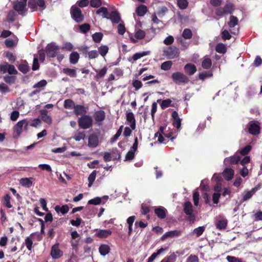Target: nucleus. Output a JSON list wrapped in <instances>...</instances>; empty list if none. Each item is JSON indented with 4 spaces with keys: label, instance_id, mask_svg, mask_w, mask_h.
Masks as SVG:
<instances>
[{
    "label": "nucleus",
    "instance_id": "1",
    "mask_svg": "<svg viewBox=\"0 0 262 262\" xmlns=\"http://www.w3.org/2000/svg\"><path fill=\"white\" fill-rule=\"evenodd\" d=\"M78 123L81 128L86 129L92 127L93 119L92 117L89 115H83L78 118Z\"/></svg>",
    "mask_w": 262,
    "mask_h": 262
},
{
    "label": "nucleus",
    "instance_id": "2",
    "mask_svg": "<svg viewBox=\"0 0 262 262\" xmlns=\"http://www.w3.org/2000/svg\"><path fill=\"white\" fill-rule=\"evenodd\" d=\"M27 0H19L15 2L13 4L14 9L20 15L24 16L27 12Z\"/></svg>",
    "mask_w": 262,
    "mask_h": 262
},
{
    "label": "nucleus",
    "instance_id": "3",
    "mask_svg": "<svg viewBox=\"0 0 262 262\" xmlns=\"http://www.w3.org/2000/svg\"><path fill=\"white\" fill-rule=\"evenodd\" d=\"M73 19L77 23H81L84 19V16L82 14L81 10L77 6H73L70 10Z\"/></svg>",
    "mask_w": 262,
    "mask_h": 262
},
{
    "label": "nucleus",
    "instance_id": "4",
    "mask_svg": "<svg viewBox=\"0 0 262 262\" xmlns=\"http://www.w3.org/2000/svg\"><path fill=\"white\" fill-rule=\"evenodd\" d=\"M171 78L174 82L178 84H186L189 81V78L184 74L181 72L173 73Z\"/></svg>",
    "mask_w": 262,
    "mask_h": 262
},
{
    "label": "nucleus",
    "instance_id": "5",
    "mask_svg": "<svg viewBox=\"0 0 262 262\" xmlns=\"http://www.w3.org/2000/svg\"><path fill=\"white\" fill-rule=\"evenodd\" d=\"M59 47L56 45L54 43L48 44L45 48L46 54L49 57H55L59 52Z\"/></svg>",
    "mask_w": 262,
    "mask_h": 262
},
{
    "label": "nucleus",
    "instance_id": "6",
    "mask_svg": "<svg viewBox=\"0 0 262 262\" xmlns=\"http://www.w3.org/2000/svg\"><path fill=\"white\" fill-rule=\"evenodd\" d=\"M29 125L28 122L25 119L18 121L17 124L14 126V136L15 138H17L19 136L22 132L23 127L25 126L26 129Z\"/></svg>",
    "mask_w": 262,
    "mask_h": 262
},
{
    "label": "nucleus",
    "instance_id": "7",
    "mask_svg": "<svg viewBox=\"0 0 262 262\" xmlns=\"http://www.w3.org/2000/svg\"><path fill=\"white\" fill-rule=\"evenodd\" d=\"M260 187L261 185L259 184L254 188H252L250 190L245 191L243 194L241 202H243L250 199L255 192L260 188Z\"/></svg>",
    "mask_w": 262,
    "mask_h": 262
},
{
    "label": "nucleus",
    "instance_id": "8",
    "mask_svg": "<svg viewBox=\"0 0 262 262\" xmlns=\"http://www.w3.org/2000/svg\"><path fill=\"white\" fill-rule=\"evenodd\" d=\"M63 255L62 251L59 248V244L54 245L51 248V255L53 259H58Z\"/></svg>",
    "mask_w": 262,
    "mask_h": 262
},
{
    "label": "nucleus",
    "instance_id": "9",
    "mask_svg": "<svg viewBox=\"0 0 262 262\" xmlns=\"http://www.w3.org/2000/svg\"><path fill=\"white\" fill-rule=\"evenodd\" d=\"M165 55L169 59H173L179 56V49L175 47H170L164 51Z\"/></svg>",
    "mask_w": 262,
    "mask_h": 262
},
{
    "label": "nucleus",
    "instance_id": "10",
    "mask_svg": "<svg viewBox=\"0 0 262 262\" xmlns=\"http://www.w3.org/2000/svg\"><path fill=\"white\" fill-rule=\"evenodd\" d=\"M181 235V231L178 230H171L164 233L161 237L160 240L164 241L167 238H173L179 236Z\"/></svg>",
    "mask_w": 262,
    "mask_h": 262
},
{
    "label": "nucleus",
    "instance_id": "11",
    "mask_svg": "<svg viewBox=\"0 0 262 262\" xmlns=\"http://www.w3.org/2000/svg\"><path fill=\"white\" fill-rule=\"evenodd\" d=\"M94 119L96 123L100 125L102 122L104 120L105 115V113L103 111H99L95 112L94 114Z\"/></svg>",
    "mask_w": 262,
    "mask_h": 262
},
{
    "label": "nucleus",
    "instance_id": "12",
    "mask_svg": "<svg viewBox=\"0 0 262 262\" xmlns=\"http://www.w3.org/2000/svg\"><path fill=\"white\" fill-rule=\"evenodd\" d=\"M107 19H110L113 24H117L121 20L120 14L116 11H112L109 14Z\"/></svg>",
    "mask_w": 262,
    "mask_h": 262
},
{
    "label": "nucleus",
    "instance_id": "13",
    "mask_svg": "<svg viewBox=\"0 0 262 262\" xmlns=\"http://www.w3.org/2000/svg\"><path fill=\"white\" fill-rule=\"evenodd\" d=\"M98 137L96 135L92 134L89 137L88 146L90 147H96L98 145Z\"/></svg>",
    "mask_w": 262,
    "mask_h": 262
},
{
    "label": "nucleus",
    "instance_id": "14",
    "mask_svg": "<svg viewBox=\"0 0 262 262\" xmlns=\"http://www.w3.org/2000/svg\"><path fill=\"white\" fill-rule=\"evenodd\" d=\"M241 160V158L239 156L235 155L232 157L226 158L224 159V164L225 165L231 164H236Z\"/></svg>",
    "mask_w": 262,
    "mask_h": 262
},
{
    "label": "nucleus",
    "instance_id": "15",
    "mask_svg": "<svg viewBox=\"0 0 262 262\" xmlns=\"http://www.w3.org/2000/svg\"><path fill=\"white\" fill-rule=\"evenodd\" d=\"M126 120L129 123L131 128L134 130L136 128V121L134 115L132 112L126 113Z\"/></svg>",
    "mask_w": 262,
    "mask_h": 262
},
{
    "label": "nucleus",
    "instance_id": "16",
    "mask_svg": "<svg viewBox=\"0 0 262 262\" xmlns=\"http://www.w3.org/2000/svg\"><path fill=\"white\" fill-rule=\"evenodd\" d=\"M40 116L41 119L48 124H51L52 122V118L48 115V111L46 110H40Z\"/></svg>",
    "mask_w": 262,
    "mask_h": 262
},
{
    "label": "nucleus",
    "instance_id": "17",
    "mask_svg": "<svg viewBox=\"0 0 262 262\" xmlns=\"http://www.w3.org/2000/svg\"><path fill=\"white\" fill-rule=\"evenodd\" d=\"M166 209L163 207H159L155 209V213L160 219H164L166 217Z\"/></svg>",
    "mask_w": 262,
    "mask_h": 262
},
{
    "label": "nucleus",
    "instance_id": "18",
    "mask_svg": "<svg viewBox=\"0 0 262 262\" xmlns=\"http://www.w3.org/2000/svg\"><path fill=\"white\" fill-rule=\"evenodd\" d=\"M74 113L76 115H84L86 113L85 107L81 105H76L74 107Z\"/></svg>",
    "mask_w": 262,
    "mask_h": 262
},
{
    "label": "nucleus",
    "instance_id": "19",
    "mask_svg": "<svg viewBox=\"0 0 262 262\" xmlns=\"http://www.w3.org/2000/svg\"><path fill=\"white\" fill-rule=\"evenodd\" d=\"M184 70L186 73L190 75H192L196 71V68L193 64L188 63L184 67Z\"/></svg>",
    "mask_w": 262,
    "mask_h": 262
},
{
    "label": "nucleus",
    "instance_id": "20",
    "mask_svg": "<svg viewBox=\"0 0 262 262\" xmlns=\"http://www.w3.org/2000/svg\"><path fill=\"white\" fill-rule=\"evenodd\" d=\"M249 133L252 135H256L259 133V127L255 123H250L249 127Z\"/></svg>",
    "mask_w": 262,
    "mask_h": 262
},
{
    "label": "nucleus",
    "instance_id": "21",
    "mask_svg": "<svg viewBox=\"0 0 262 262\" xmlns=\"http://www.w3.org/2000/svg\"><path fill=\"white\" fill-rule=\"evenodd\" d=\"M234 171L231 168H226L223 172L224 177L228 181L232 179L234 176Z\"/></svg>",
    "mask_w": 262,
    "mask_h": 262
},
{
    "label": "nucleus",
    "instance_id": "22",
    "mask_svg": "<svg viewBox=\"0 0 262 262\" xmlns=\"http://www.w3.org/2000/svg\"><path fill=\"white\" fill-rule=\"evenodd\" d=\"M112 231L110 230H99L97 231V236L101 238H105L110 235Z\"/></svg>",
    "mask_w": 262,
    "mask_h": 262
},
{
    "label": "nucleus",
    "instance_id": "23",
    "mask_svg": "<svg viewBox=\"0 0 262 262\" xmlns=\"http://www.w3.org/2000/svg\"><path fill=\"white\" fill-rule=\"evenodd\" d=\"M184 211L186 214L193 213L192 205L190 202H186L184 205Z\"/></svg>",
    "mask_w": 262,
    "mask_h": 262
},
{
    "label": "nucleus",
    "instance_id": "24",
    "mask_svg": "<svg viewBox=\"0 0 262 262\" xmlns=\"http://www.w3.org/2000/svg\"><path fill=\"white\" fill-rule=\"evenodd\" d=\"M70 61L72 64H76L79 58V55L77 52H73L70 55Z\"/></svg>",
    "mask_w": 262,
    "mask_h": 262
},
{
    "label": "nucleus",
    "instance_id": "25",
    "mask_svg": "<svg viewBox=\"0 0 262 262\" xmlns=\"http://www.w3.org/2000/svg\"><path fill=\"white\" fill-rule=\"evenodd\" d=\"M99 251L101 255L105 256L109 253L110 248L107 245H102L100 246Z\"/></svg>",
    "mask_w": 262,
    "mask_h": 262
},
{
    "label": "nucleus",
    "instance_id": "26",
    "mask_svg": "<svg viewBox=\"0 0 262 262\" xmlns=\"http://www.w3.org/2000/svg\"><path fill=\"white\" fill-rule=\"evenodd\" d=\"M31 178H22L20 180L19 183L21 186L30 187L32 185V182L31 181Z\"/></svg>",
    "mask_w": 262,
    "mask_h": 262
},
{
    "label": "nucleus",
    "instance_id": "27",
    "mask_svg": "<svg viewBox=\"0 0 262 262\" xmlns=\"http://www.w3.org/2000/svg\"><path fill=\"white\" fill-rule=\"evenodd\" d=\"M55 210L58 213L61 212L63 214H64L69 211V208L67 205H63L61 207L60 206H56L55 207Z\"/></svg>",
    "mask_w": 262,
    "mask_h": 262
},
{
    "label": "nucleus",
    "instance_id": "28",
    "mask_svg": "<svg viewBox=\"0 0 262 262\" xmlns=\"http://www.w3.org/2000/svg\"><path fill=\"white\" fill-rule=\"evenodd\" d=\"M85 137V135L84 132L77 131L73 136V138L76 141H79L81 140H83Z\"/></svg>",
    "mask_w": 262,
    "mask_h": 262
},
{
    "label": "nucleus",
    "instance_id": "29",
    "mask_svg": "<svg viewBox=\"0 0 262 262\" xmlns=\"http://www.w3.org/2000/svg\"><path fill=\"white\" fill-rule=\"evenodd\" d=\"M62 72L70 76L71 77H76L77 76L76 71L74 69H71L69 68H64L62 70Z\"/></svg>",
    "mask_w": 262,
    "mask_h": 262
},
{
    "label": "nucleus",
    "instance_id": "30",
    "mask_svg": "<svg viewBox=\"0 0 262 262\" xmlns=\"http://www.w3.org/2000/svg\"><path fill=\"white\" fill-rule=\"evenodd\" d=\"M147 10L145 6L141 5L137 8L136 12L138 15L142 16L146 13Z\"/></svg>",
    "mask_w": 262,
    "mask_h": 262
},
{
    "label": "nucleus",
    "instance_id": "31",
    "mask_svg": "<svg viewBox=\"0 0 262 262\" xmlns=\"http://www.w3.org/2000/svg\"><path fill=\"white\" fill-rule=\"evenodd\" d=\"M149 51H143L142 53H135L132 57V59L134 61H136L138 59L141 58V57L147 55L149 54Z\"/></svg>",
    "mask_w": 262,
    "mask_h": 262
},
{
    "label": "nucleus",
    "instance_id": "32",
    "mask_svg": "<svg viewBox=\"0 0 262 262\" xmlns=\"http://www.w3.org/2000/svg\"><path fill=\"white\" fill-rule=\"evenodd\" d=\"M238 23V19L236 17L231 15L230 17V20L228 22V26L229 27L232 29L234 28L236 25H237Z\"/></svg>",
    "mask_w": 262,
    "mask_h": 262
},
{
    "label": "nucleus",
    "instance_id": "33",
    "mask_svg": "<svg viewBox=\"0 0 262 262\" xmlns=\"http://www.w3.org/2000/svg\"><path fill=\"white\" fill-rule=\"evenodd\" d=\"M75 105L74 102L71 99H67L64 101V107L67 109H74Z\"/></svg>",
    "mask_w": 262,
    "mask_h": 262
},
{
    "label": "nucleus",
    "instance_id": "34",
    "mask_svg": "<svg viewBox=\"0 0 262 262\" xmlns=\"http://www.w3.org/2000/svg\"><path fill=\"white\" fill-rule=\"evenodd\" d=\"M224 10L226 14H231L234 9V5L231 3L227 4L224 7Z\"/></svg>",
    "mask_w": 262,
    "mask_h": 262
},
{
    "label": "nucleus",
    "instance_id": "35",
    "mask_svg": "<svg viewBox=\"0 0 262 262\" xmlns=\"http://www.w3.org/2000/svg\"><path fill=\"white\" fill-rule=\"evenodd\" d=\"M101 13H102V15L103 18H107L108 17L109 13L107 9L105 7H101L96 11V13L98 14Z\"/></svg>",
    "mask_w": 262,
    "mask_h": 262
},
{
    "label": "nucleus",
    "instance_id": "36",
    "mask_svg": "<svg viewBox=\"0 0 262 262\" xmlns=\"http://www.w3.org/2000/svg\"><path fill=\"white\" fill-rule=\"evenodd\" d=\"M176 258V255L173 252L169 256L165 257L162 261V262H175Z\"/></svg>",
    "mask_w": 262,
    "mask_h": 262
},
{
    "label": "nucleus",
    "instance_id": "37",
    "mask_svg": "<svg viewBox=\"0 0 262 262\" xmlns=\"http://www.w3.org/2000/svg\"><path fill=\"white\" fill-rule=\"evenodd\" d=\"M216 51L219 53L224 54L226 51V46L223 43H219L216 47Z\"/></svg>",
    "mask_w": 262,
    "mask_h": 262
},
{
    "label": "nucleus",
    "instance_id": "38",
    "mask_svg": "<svg viewBox=\"0 0 262 262\" xmlns=\"http://www.w3.org/2000/svg\"><path fill=\"white\" fill-rule=\"evenodd\" d=\"M227 224V220H223L218 221L216 224V226L217 228L222 230L226 228Z\"/></svg>",
    "mask_w": 262,
    "mask_h": 262
},
{
    "label": "nucleus",
    "instance_id": "39",
    "mask_svg": "<svg viewBox=\"0 0 262 262\" xmlns=\"http://www.w3.org/2000/svg\"><path fill=\"white\" fill-rule=\"evenodd\" d=\"M96 173H97L96 171L94 170L89 175V177L88 178V180H89L88 186L89 187L92 186L94 181L95 180L96 176Z\"/></svg>",
    "mask_w": 262,
    "mask_h": 262
},
{
    "label": "nucleus",
    "instance_id": "40",
    "mask_svg": "<svg viewBox=\"0 0 262 262\" xmlns=\"http://www.w3.org/2000/svg\"><path fill=\"white\" fill-rule=\"evenodd\" d=\"M108 51V48L107 46H102L98 48V52L100 54L104 57L107 53Z\"/></svg>",
    "mask_w": 262,
    "mask_h": 262
},
{
    "label": "nucleus",
    "instance_id": "41",
    "mask_svg": "<svg viewBox=\"0 0 262 262\" xmlns=\"http://www.w3.org/2000/svg\"><path fill=\"white\" fill-rule=\"evenodd\" d=\"M16 14L15 12L12 10L10 11L7 17V20L9 22H13L16 18Z\"/></svg>",
    "mask_w": 262,
    "mask_h": 262
},
{
    "label": "nucleus",
    "instance_id": "42",
    "mask_svg": "<svg viewBox=\"0 0 262 262\" xmlns=\"http://www.w3.org/2000/svg\"><path fill=\"white\" fill-rule=\"evenodd\" d=\"M103 34L102 33H95L92 35V38L95 42H99L102 38Z\"/></svg>",
    "mask_w": 262,
    "mask_h": 262
},
{
    "label": "nucleus",
    "instance_id": "43",
    "mask_svg": "<svg viewBox=\"0 0 262 262\" xmlns=\"http://www.w3.org/2000/svg\"><path fill=\"white\" fill-rule=\"evenodd\" d=\"M177 5L181 9H185L188 6V2L187 0H178Z\"/></svg>",
    "mask_w": 262,
    "mask_h": 262
},
{
    "label": "nucleus",
    "instance_id": "44",
    "mask_svg": "<svg viewBox=\"0 0 262 262\" xmlns=\"http://www.w3.org/2000/svg\"><path fill=\"white\" fill-rule=\"evenodd\" d=\"M192 32L189 29H185L182 33V36L185 39H190L192 37Z\"/></svg>",
    "mask_w": 262,
    "mask_h": 262
},
{
    "label": "nucleus",
    "instance_id": "45",
    "mask_svg": "<svg viewBox=\"0 0 262 262\" xmlns=\"http://www.w3.org/2000/svg\"><path fill=\"white\" fill-rule=\"evenodd\" d=\"M172 66V61H167L162 63L161 68L163 70L167 71L169 70Z\"/></svg>",
    "mask_w": 262,
    "mask_h": 262
},
{
    "label": "nucleus",
    "instance_id": "46",
    "mask_svg": "<svg viewBox=\"0 0 262 262\" xmlns=\"http://www.w3.org/2000/svg\"><path fill=\"white\" fill-rule=\"evenodd\" d=\"M211 64V60L209 58H206L203 61L202 66L203 68L208 69L210 68Z\"/></svg>",
    "mask_w": 262,
    "mask_h": 262
},
{
    "label": "nucleus",
    "instance_id": "47",
    "mask_svg": "<svg viewBox=\"0 0 262 262\" xmlns=\"http://www.w3.org/2000/svg\"><path fill=\"white\" fill-rule=\"evenodd\" d=\"M5 81L9 84H12L15 82L16 77L13 76L6 75L4 77Z\"/></svg>",
    "mask_w": 262,
    "mask_h": 262
},
{
    "label": "nucleus",
    "instance_id": "48",
    "mask_svg": "<svg viewBox=\"0 0 262 262\" xmlns=\"http://www.w3.org/2000/svg\"><path fill=\"white\" fill-rule=\"evenodd\" d=\"M10 196L8 194H7L4 197L3 203L6 206H7L8 208H10L12 207V205L10 202Z\"/></svg>",
    "mask_w": 262,
    "mask_h": 262
},
{
    "label": "nucleus",
    "instance_id": "49",
    "mask_svg": "<svg viewBox=\"0 0 262 262\" xmlns=\"http://www.w3.org/2000/svg\"><path fill=\"white\" fill-rule=\"evenodd\" d=\"M205 230L204 226H200L194 229L193 233L195 234L197 236H199L202 234Z\"/></svg>",
    "mask_w": 262,
    "mask_h": 262
},
{
    "label": "nucleus",
    "instance_id": "50",
    "mask_svg": "<svg viewBox=\"0 0 262 262\" xmlns=\"http://www.w3.org/2000/svg\"><path fill=\"white\" fill-rule=\"evenodd\" d=\"M47 84V81L46 80H41L37 83L35 84L33 86V88H38L41 89L44 86H45Z\"/></svg>",
    "mask_w": 262,
    "mask_h": 262
},
{
    "label": "nucleus",
    "instance_id": "51",
    "mask_svg": "<svg viewBox=\"0 0 262 262\" xmlns=\"http://www.w3.org/2000/svg\"><path fill=\"white\" fill-rule=\"evenodd\" d=\"M101 202V199L99 197H96L88 201V204L97 205L100 204Z\"/></svg>",
    "mask_w": 262,
    "mask_h": 262
},
{
    "label": "nucleus",
    "instance_id": "52",
    "mask_svg": "<svg viewBox=\"0 0 262 262\" xmlns=\"http://www.w3.org/2000/svg\"><path fill=\"white\" fill-rule=\"evenodd\" d=\"M10 92L9 87L5 83H3L0 84V93L2 94H6Z\"/></svg>",
    "mask_w": 262,
    "mask_h": 262
},
{
    "label": "nucleus",
    "instance_id": "53",
    "mask_svg": "<svg viewBox=\"0 0 262 262\" xmlns=\"http://www.w3.org/2000/svg\"><path fill=\"white\" fill-rule=\"evenodd\" d=\"M79 29L82 33H86L90 29V26L88 24H84L79 26Z\"/></svg>",
    "mask_w": 262,
    "mask_h": 262
},
{
    "label": "nucleus",
    "instance_id": "54",
    "mask_svg": "<svg viewBox=\"0 0 262 262\" xmlns=\"http://www.w3.org/2000/svg\"><path fill=\"white\" fill-rule=\"evenodd\" d=\"M102 5L101 0H91L90 5L93 8L99 7Z\"/></svg>",
    "mask_w": 262,
    "mask_h": 262
},
{
    "label": "nucleus",
    "instance_id": "55",
    "mask_svg": "<svg viewBox=\"0 0 262 262\" xmlns=\"http://www.w3.org/2000/svg\"><path fill=\"white\" fill-rule=\"evenodd\" d=\"M135 36L137 39H142L145 37V33L143 30H139L136 32Z\"/></svg>",
    "mask_w": 262,
    "mask_h": 262
},
{
    "label": "nucleus",
    "instance_id": "56",
    "mask_svg": "<svg viewBox=\"0 0 262 262\" xmlns=\"http://www.w3.org/2000/svg\"><path fill=\"white\" fill-rule=\"evenodd\" d=\"M18 69L23 73H27L29 69V67L26 63H23L19 66Z\"/></svg>",
    "mask_w": 262,
    "mask_h": 262
},
{
    "label": "nucleus",
    "instance_id": "57",
    "mask_svg": "<svg viewBox=\"0 0 262 262\" xmlns=\"http://www.w3.org/2000/svg\"><path fill=\"white\" fill-rule=\"evenodd\" d=\"M25 245L29 250L32 248L33 241L30 237H27L25 239Z\"/></svg>",
    "mask_w": 262,
    "mask_h": 262
},
{
    "label": "nucleus",
    "instance_id": "58",
    "mask_svg": "<svg viewBox=\"0 0 262 262\" xmlns=\"http://www.w3.org/2000/svg\"><path fill=\"white\" fill-rule=\"evenodd\" d=\"M193 200L194 201V204L195 206H197L199 204V193L195 190L193 194Z\"/></svg>",
    "mask_w": 262,
    "mask_h": 262
},
{
    "label": "nucleus",
    "instance_id": "59",
    "mask_svg": "<svg viewBox=\"0 0 262 262\" xmlns=\"http://www.w3.org/2000/svg\"><path fill=\"white\" fill-rule=\"evenodd\" d=\"M106 71L107 68L106 67L103 68L101 70H100L99 71L96 70V72L97 73L96 75L97 77L99 78L103 77L106 73Z\"/></svg>",
    "mask_w": 262,
    "mask_h": 262
},
{
    "label": "nucleus",
    "instance_id": "60",
    "mask_svg": "<svg viewBox=\"0 0 262 262\" xmlns=\"http://www.w3.org/2000/svg\"><path fill=\"white\" fill-rule=\"evenodd\" d=\"M88 55L90 59H95L98 56L99 53L97 51L93 50L88 52Z\"/></svg>",
    "mask_w": 262,
    "mask_h": 262
},
{
    "label": "nucleus",
    "instance_id": "61",
    "mask_svg": "<svg viewBox=\"0 0 262 262\" xmlns=\"http://www.w3.org/2000/svg\"><path fill=\"white\" fill-rule=\"evenodd\" d=\"M8 73L10 75H16L17 74L18 72L15 69L14 66L9 64Z\"/></svg>",
    "mask_w": 262,
    "mask_h": 262
},
{
    "label": "nucleus",
    "instance_id": "62",
    "mask_svg": "<svg viewBox=\"0 0 262 262\" xmlns=\"http://www.w3.org/2000/svg\"><path fill=\"white\" fill-rule=\"evenodd\" d=\"M168 9L166 7H162L160 8L158 12V15L159 17H161L165 15L167 12Z\"/></svg>",
    "mask_w": 262,
    "mask_h": 262
},
{
    "label": "nucleus",
    "instance_id": "63",
    "mask_svg": "<svg viewBox=\"0 0 262 262\" xmlns=\"http://www.w3.org/2000/svg\"><path fill=\"white\" fill-rule=\"evenodd\" d=\"M133 85L135 88L136 90H139L142 86V83L141 81L138 80H135L133 81Z\"/></svg>",
    "mask_w": 262,
    "mask_h": 262
},
{
    "label": "nucleus",
    "instance_id": "64",
    "mask_svg": "<svg viewBox=\"0 0 262 262\" xmlns=\"http://www.w3.org/2000/svg\"><path fill=\"white\" fill-rule=\"evenodd\" d=\"M226 259L228 262H243L241 259L232 256H228Z\"/></svg>",
    "mask_w": 262,
    "mask_h": 262
}]
</instances>
